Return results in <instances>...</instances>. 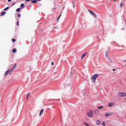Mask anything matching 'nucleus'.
Instances as JSON below:
<instances>
[{"mask_svg":"<svg viewBox=\"0 0 126 126\" xmlns=\"http://www.w3.org/2000/svg\"><path fill=\"white\" fill-rule=\"evenodd\" d=\"M88 117H89L90 118H92L93 117V112L90 111L87 114Z\"/></svg>","mask_w":126,"mask_h":126,"instance_id":"f03ea898","label":"nucleus"},{"mask_svg":"<svg viewBox=\"0 0 126 126\" xmlns=\"http://www.w3.org/2000/svg\"><path fill=\"white\" fill-rule=\"evenodd\" d=\"M105 56H106V57H108V54H107V52H106Z\"/></svg>","mask_w":126,"mask_h":126,"instance_id":"c85d7f7f","label":"nucleus"},{"mask_svg":"<svg viewBox=\"0 0 126 126\" xmlns=\"http://www.w3.org/2000/svg\"><path fill=\"white\" fill-rule=\"evenodd\" d=\"M102 125L103 126H106V125L105 124V122H102Z\"/></svg>","mask_w":126,"mask_h":126,"instance_id":"a878e982","label":"nucleus"},{"mask_svg":"<svg viewBox=\"0 0 126 126\" xmlns=\"http://www.w3.org/2000/svg\"><path fill=\"white\" fill-rule=\"evenodd\" d=\"M86 55H87V52L84 53V54L81 57V60H83V59L85 58V56H86Z\"/></svg>","mask_w":126,"mask_h":126,"instance_id":"1a4fd4ad","label":"nucleus"},{"mask_svg":"<svg viewBox=\"0 0 126 126\" xmlns=\"http://www.w3.org/2000/svg\"><path fill=\"white\" fill-rule=\"evenodd\" d=\"M6 13V12H2L1 13L0 16H4V15H5Z\"/></svg>","mask_w":126,"mask_h":126,"instance_id":"9b49d317","label":"nucleus"},{"mask_svg":"<svg viewBox=\"0 0 126 126\" xmlns=\"http://www.w3.org/2000/svg\"><path fill=\"white\" fill-rule=\"evenodd\" d=\"M39 1L41 0H38Z\"/></svg>","mask_w":126,"mask_h":126,"instance_id":"f704fd0d","label":"nucleus"},{"mask_svg":"<svg viewBox=\"0 0 126 126\" xmlns=\"http://www.w3.org/2000/svg\"><path fill=\"white\" fill-rule=\"evenodd\" d=\"M125 62H126V60H125Z\"/></svg>","mask_w":126,"mask_h":126,"instance_id":"72a5a7b5","label":"nucleus"},{"mask_svg":"<svg viewBox=\"0 0 126 126\" xmlns=\"http://www.w3.org/2000/svg\"><path fill=\"white\" fill-rule=\"evenodd\" d=\"M8 2H10V1H11V0H7Z\"/></svg>","mask_w":126,"mask_h":126,"instance_id":"c756f323","label":"nucleus"},{"mask_svg":"<svg viewBox=\"0 0 126 126\" xmlns=\"http://www.w3.org/2000/svg\"><path fill=\"white\" fill-rule=\"evenodd\" d=\"M109 108H111V107H113V106H115V102H110L108 105Z\"/></svg>","mask_w":126,"mask_h":126,"instance_id":"423d86ee","label":"nucleus"},{"mask_svg":"<svg viewBox=\"0 0 126 126\" xmlns=\"http://www.w3.org/2000/svg\"><path fill=\"white\" fill-rule=\"evenodd\" d=\"M16 67V64H15L14 65V66L13 67H12V69H11V70H12H12H13V68H14V67Z\"/></svg>","mask_w":126,"mask_h":126,"instance_id":"4be33fe9","label":"nucleus"},{"mask_svg":"<svg viewBox=\"0 0 126 126\" xmlns=\"http://www.w3.org/2000/svg\"><path fill=\"white\" fill-rule=\"evenodd\" d=\"M12 52H13V53H16V52H17L16 49H15V48L13 49Z\"/></svg>","mask_w":126,"mask_h":126,"instance_id":"f3484780","label":"nucleus"},{"mask_svg":"<svg viewBox=\"0 0 126 126\" xmlns=\"http://www.w3.org/2000/svg\"><path fill=\"white\" fill-rule=\"evenodd\" d=\"M114 1H117V0H113Z\"/></svg>","mask_w":126,"mask_h":126,"instance_id":"473e14b6","label":"nucleus"},{"mask_svg":"<svg viewBox=\"0 0 126 126\" xmlns=\"http://www.w3.org/2000/svg\"><path fill=\"white\" fill-rule=\"evenodd\" d=\"M103 108H104L103 106H98L97 107V109H99V110H100L101 109H103Z\"/></svg>","mask_w":126,"mask_h":126,"instance_id":"a211bd4d","label":"nucleus"},{"mask_svg":"<svg viewBox=\"0 0 126 126\" xmlns=\"http://www.w3.org/2000/svg\"><path fill=\"white\" fill-rule=\"evenodd\" d=\"M98 76H99V75H98L97 74H95L92 77L91 80L92 82H93V83H95L96 79H97Z\"/></svg>","mask_w":126,"mask_h":126,"instance_id":"f257e3e1","label":"nucleus"},{"mask_svg":"<svg viewBox=\"0 0 126 126\" xmlns=\"http://www.w3.org/2000/svg\"><path fill=\"white\" fill-rule=\"evenodd\" d=\"M85 126H89V124H88L87 123H85Z\"/></svg>","mask_w":126,"mask_h":126,"instance_id":"b1692460","label":"nucleus"},{"mask_svg":"<svg viewBox=\"0 0 126 126\" xmlns=\"http://www.w3.org/2000/svg\"><path fill=\"white\" fill-rule=\"evenodd\" d=\"M123 6H124V4H123V3H120V7H123Z\"/></svg>","mask_w":126,"mask_h":126,"instance_id":"5701e85b","label":"nucleus"},{"mask_svg":"<svg viewBox=\"0 0 126 126\" xmlns=\"http://www.w3.org/2000/svg\"><path fill=\"white\" fill-rule=\"evenodd\" d=\"M94 114L96 115H99V111L95 110L94 111Z\"/></svg>","mask_w":126,"mask_h":126,"instance_id":"f8f14e48","label":"nucleus"},{"mask_svg":"<svg viewBox=\"0 0 126 126\" xmlns=\"http://www.w3.org/2000/svg\"><path fill=\"white\" fill-rule=\"evenodd\" d=\"M115 70H116V69H113V71H115Z\"/></svg>","mask_w":126,"mask_h":126,"instance_id":"2f4dec72","label":"nucleus"},{"mask_svg":"<svg viewBox=\"0 0 126 126\" xmlns=\"http://www.w3.org/2000/svg\"><path fill=\"white\" fill-rule=\"evenodd\" d=\"M61 16H62V14H60L59 16L57 18V22H59V21L60 20V18H61Z\"/></svg>","mask_w":126,"mask_h":126,"instance_id":"4468645a","label":"nucleus"},{"mask_svg":"<svg viewBox=\"0 0 126 126\" xmlns=\"http://www.w3.org/2000/svg\"><path fill=\"white\" fill-rule=\"evenodd\" d=\"M32 3H36V2H37V0H32Z\"/></svg>","mask_w":126,"mask_h":126,"instance_id":"dca6fc26","label":"nucleus"},{"mask_svg":"<svg viewBox=\"0 0 126 126\" xmlns=\"http://www.w3.org/2000/svg\"><path fill=\"white\" fill-rule=\"evenodd\" d=\"M21 8H24L25 6H24V3H22L20 5Z\"/></svg>","mask_w":126,"mask_h":126,"instance_id":"2eb2a0df","label":"nucleus"},{"mask_svg":"<svg viewBox=\"0 0 126 126\" xmlns=\"http://www.w3.org/2000/svg\"><path fill=\"white\" fill-rule=\"evenodd\" d=\"M22 9V8H18L16 10L17 12H20V11Z\"/></svg>","mask_w":126,"mask_h":126,"instance_id":"9d476101","label":"nucleus"},{"mask_svg":"<svg viewBox=\"0 0 126 126\" xmlns=\"http://www.w3.org/2000/svg\"><path fill=\"white\" fill-rule=\"evenodd\" d=\"M29 96H30V93L28 94L27 95V99H28V97H29Z\"/></svg>","mask_w":126,"mask_h":126,"instance_id":"aec40b11","label":"nucleus"},{"mask_svg":"<svg viewBox=\"0 0 126 126\" xmlns=\"http://www.w3.org/2000/svg\"><path fill=\"white\" fill-rule=\"evenodd\" d=\"M113 113L112 112H107L105 113V117H109V116H111V115H112Z\"/></svg>","mask_w":126,"mask_h":126,"instance_id":"0eeeda50","label":"nucleus"},{"mask_svg":"<svg viewBox=\"0 0 126 126\" xmlns=\"http://www.w3.org/2000/svg\"><path fill=\"white\" fill-rule=\"evenodd\" d=\"M9 9V7H6L5 8H4V9H3V10H7L8 9Z\"/></svg>","mask_w":126,"mask_h":126,"instance_id":"412c9836","label":"nucleus"},{"mask_svg":"<svg viewBox=\"0 0 126 126\" xmlns=\"http://www.w3.org/2000/svg\"><path fill=\"white\" fill-rule=\"evenodd\" d=\"M55 63H54V62H52L51 63V65H54Z\"/></svg>","mask_w":126,"mask_h":126,"instance_id":"cd10ccee","label":"nucleus"},{"mask_svg":"<svg viewBox=\"0 0 126 126\" xmlns=\"http://www.w3.org/2000/svg\"><path fill=\"white\" fill-rule=\"evenodd\" d=\"M17 26H19V23L18 22V21L17 22Z\"/></svg>","mask_w":126,"mask_h":126,"instance_id":"393cba45","label":"nucleus"},{"mask_svg":"<svg viewBox=\"0 0 126 126\" xmlns=\"http://www.w3.org/2000/svg\"><path fill=\"white\" fill-rule=\"evenodd\" d=\"M11 72H12V70H8L7 71H6L5 72L4 75H5V76H6V75H7L8 74H9V73L10 74Z\"/></svg>","mask_w":126,"mask_h":126,"instance_id":"39448f33","label":"nucleus"},{"mask_svg":"<svg viewBox=\"0 0 126 126\" xmlns=\"http://www.w3.org/2000/svg\"><path fill=\"white\" fill-rule=\"evenodd\" d=\"M20 16H21V15H20V14H18V17H20Z\"/></svg>","mask_w":126,"mask_h":126,"instance_id":"bb28decb","label":"nucleus"},{"mask_svg":"<svg viewBox=\"0 0 126 126\" xmlns=\"http://www.w3.org/2000/svg\"><path fill=\"white\" fill-rule=\"evenodd\" d=\"M43 113H44V109H42L40 111V113H39V117H41V116H42L43 115Z\"/></svg>","mask_w":126,"mask_h":126,"instance_id":"6e6552de","label":"nucleus"},{"mask_svg":"<svg viewBox=\"0 0 126 126\" xmlns=\"http://www.w3.org/2000/svg\"><path fill=\"white\" fill-rule=\"evenodd\" d=\"M89 12L90 13V14H91V15H92V16H93L95 18H96V14H95L94 12H93V11H91V10H88Z\"/></svg>","mask_w":126,"mask_h":126,"instance_id":"7ed1b4c3","label":"nucleus"},{"mask_svg":"<svg viewBox=\"0 0 126 126\" xmlns=\"http://www.w3.org/2000/svg\"><path fill=\"white\" fill-rule=\"evenodd\" d=\"M96 124L100 126L101 125V122L99 120L96 121Z\"/></svg>","mask_w":126,"mask_h":126,"instance_id":"ddd939ff","label":"nucleus"},{"mask_svg":"<svg viewBox=\"0 0 126 126\" xmlns=\"http://www.w3.org/2000/svg\"><path fill=\"white\" fill-rule=\"evenodd\" d=\"M14 4H15V3H13V4H12V6H13V5H14Z\"/></svg>","mask_w":126,"mask_h":126,"instance_id":"7c9ffc66","label":"nucleus"},{"mask_svg":"<svg viewBox=\"0 0 126 126\" xmlns=\"http://www.w3.org/2000/svg\"><path fill=\"white\" fill-rule=\"evenodd\" d=\"M118 94L119 97H125V96H126V93H119Z\"/></svg>","mask_w":126,"mask_h":126,"instance_id":"20e7f679","label":"nucleus"},{"mask_svg":"<svg viewBox=\"0 0 126 126\" xmlns=\"http://www.w3.org/2000/svg\"><path fill=\"white\" fill-rule=\"evenodd\" d=\"M15 41H16V40L15 38H12V43H14V42H15Z\"/></svg>","mask_w":126,"mask_h":126,"instance_id":"6ab92c4d","label":"nucleus"}]
</instances>
